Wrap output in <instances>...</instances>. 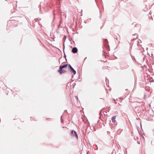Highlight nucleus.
Here are the masks:
<instances>
[{
	"label": "nucleus",
	"instance_id": "nucleus-1",
	"mask_svg": "<svg viewBox=\"0 0 154 154\" xmlns=\"http://www.w3.org/2000/svg\"><path fill=\"white\" fill-rule=\"evenodd\" d=\"M68 66V65L67 64L64 65L60 66V69L59 70H58V72L60 74L65 73L66 72V69Z\"/></svg>",
	"mask_w": 154,
	"mask_h": 154
},
{
	"label": "nucleus",
	"instance_id": "nucleus-6",
	"mask_svg": "<svg viewBox=\"0 0 154 154\" xmlns=\"http://www.w3.org/2000/svg\"><path fill=\"white\" fill-rule=\"evenodd\" d=\"M104 45L106 46H107V45H108V41L106 39H105L104 40Z\"/></svg>",
	"mask_w": 154,
	"mask_h": 154
},
{
	"label": "nucleus",
	"instance_id": "nucleus-4",
	"mask_svg": "<svg viewBox=\"0 0 154 154\" xmlns=\"http://www.w3.org/2000/svg\"><path fill=\"white\" fill-rule=\"evenodd\" d=\"M77 51H78V49L77 48H76L75 47L73 48L72 49V52L73 53H77Z\"/></svg>",
	"mask_w": 154,
	"mask_h": 154
},
{
	"label": "nucleus",
	"instance_id": "nucleus-2",
	"mask_svg": "<svg viewBox=\"0 0 154 154\" xmlns=\"http://www.w3.org/2000/svg\"><path fill=\"white\" fill-rule=\"evenodd\" d=\"M71 136L73 137H74L78 139V136L76 133L74 131H72L71 133Z\"/></svg>",
	"mask_w": 154,
	"mask_h": 154
},
{
	"label": "nucleus",
	"instance_id": "nucleus-5",
	"mask_svg": "<svg viewBox=\"0 0 154 154\" xmlns=\"http://www.w3.org/2000/svg\"><path fill=\"white\" fill-rule=\"evenodd\" d=\"M116 116H114L112 117V120L113 122H114L116 121Z\"/></svg>",
	"mask_w": 154,
	"mask_h": 154
},
{
	"label": "nucleus",
	"instance_id": "nucleus-3",
	"mask_svg": "<svg viewBox=\"0 0 154 154\" xmlns=\"http://www.w3.org/2000/svg\"><path fill=\"white\" fill-rule=\"evenodd\" d=\"M68 66L70 68L71 71L74 74H76V71L74 70V69L72 67V66L70 65H69Z\"/></svg>",
	"mask_w": 154,
	"mask_h": 154
}]
</instances>
